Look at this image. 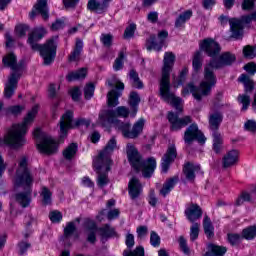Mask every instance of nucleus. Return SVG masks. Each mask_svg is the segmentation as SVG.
<instances>
[{"mask_svg":"<svg viewBox=\"0 0 256 256\" xmlns=\"http://www.w3.org/2000/svg\"><path fill=\"white\" fill-rule=\"evenodd\" d=\"M129 79L131 82L132 87L135 89H143V82L139 79V74L135 70H130L129 72Z\"/></svg>","mask_w":256,"mask_h":256,"instance_id":"obj_35","label":"nucleus"},{"mask_svg":"<svg viewBox=\"0 0 256 256\" xmlns=\"http://www.w3.org/2000/svg\"><path fill=\"white\" fill-rule=\"evenodd\" d=\"M163 63L162 78L159 87L160 97L165 103L172 105L176 111L182 112L183 109L181 108V103H183V100L180 97L175 96V93L171 92V82L169 80L173 65H175V54H173V52H166L164 54Z\"/></svg>","mask_w":256,"mask_h":256,"instance_id":"obj_3","label":"nucleus"},{"mask_svg":"<svg viewBox=\"0 0 256 256\" xmlns=\"http://www.w3.org/2000/svg\"><path fill=\"white\" fill-rule=\"evenodd\" d=\"M123 256H145V248L138 246L133 251L124 250Z\"/></svg>","mask_w":256,"mask_h":256,"instance_id":"obj_48","label":"nucleus"},{"mask_svg":"<svg viewBox=\"0 0 256 256\" xmlns=\"http://www.w3.org/2000/svg\"><path fill=\"white\" fill-rule=\"evenodd\" d=\"M27 31H29V26L25 24L16 26V34L18 37H25L27 35Z\"/></svg>","mask_w":256,"mask_h":256,"instance_id":"obj_59","label":"nucleus"},{"mask_svg":"<svg viewBox=\"0 0 256 256\" xmlns=\"http://www.w3.org/2000/svg\"><path fill=\"white\" fill-rule=\"evenodd\" d=\"M125 245L128 249L135 247V235L128 232L125 237Z\"/></svg>","mask_w":256,"mask_h":256,"instance_id":"obj_57","label":"nucleus"},{"mask_svg":"<svg viewBox=\"0 0 256 256\" xmlns=\"http://www.w3.org/2000/svg\"><path fill=\"white\" fill-rule=\"evenodd\" d=\"M235 55L230 52L222 53L218 60L212 59L204 68V79L197 88L193 82L188 83L182 90V95L187 96L191 93L196 101H201L203 97L211 95V90L217 85L215 69H221L235 63Z\"/></svg>","mask_w":256,"mask_h":256,"instance_id":"obj_1","label":"nucleus"},{"mask_svg":"<svg viewBox=\"0 0 256 256\" xmlns=\"http://www.w3.org/2000/svg\"><path fill=\"white\" fill-rule=\"evenodd\" d=\"M243 239H247L251 241V239H255L256 237V226H249L242 231Z\"/></svg>","mask_w":256,"mask_h":256,"instance_id":"obj_44","label":"nucleus"},{"mask_svg":"<svg viewBox=\"0 0 256 256\" xmlns=\"http://www.w3.org/2000/svg\"><path fill=\"white\" fill-rule=\"evenodd\" d=\"M193 17V11L187 10L184 13L180 14L179 17L176 19L175 27H183L187 21H189Z\"/></svg>","mask_w":256,"mask_h":256,"instance_id":"obj_37","label":"nucleus"},{"mask_svg":"<svg viewBox=\"0 0 256 256\" xmlns=\"http://www.w3.org/2000/svg\"><path fill=\"white\" fill-rule=\"evenodd\" d=\"M98 233L102 239H110V237H115L117 235L115 228L111 227L109 224H105L98 228Z\"/></svg>","mask_w":256,"mask_h":256,"instance_id":"obj_30","label":"nucleus"},{"mask_svg":"<svg viewBox=\"0 0 256 256\" xmlns=\"http://www.w3.org/2000/svg\"><path fill=\"white\" fill-rule=\"evenodd\" d=\"M240 83H243L245 87V93H251L255 89V84L247 74H241L238 78Z\"/></svg>","mask_w":256,"mask_h":256,"instance_id":"obj_31","label":"nucleus"},{"mask_svg":"<svg viewBox=\"0 0 256 256\" xmlns=\"http://www.w3.org/2000/svg\"><path fill=\"white\" fill-rule=\"evenodd\" d=\"M2 63L5 67H10L12 71H14L6 84L4 95L6 99H11L13 94L15 93V89H17V83H19V78L21 77V71H23V63H17V56L13 53H9L2 59Z\"/></svg>","mask_w":256,"mask_h":256,"instance_id":"obj_7","label":"nucleus"},{"mask_svg":"<svg viewBox=\"0 0 256 256\" xmlns=\"http://www.w3.org/2000/svg\"><path fill=\"white\" fill-rule=\"evenodd\" d=\"M228 241L232 245H239V243H241V235H239V234H228Z\"/></svg>","mask_w":256,"mask_h":256,"instance_id":"obj_62","label":"nucleus"},{"mask_svg":"<svg viewBox=\"0 0 256 256\" xmlns=\"http://www.w3.org/2000/svg\"><path fill=\"white\" fill-rule=\"evenodd\" d=\"M169 37V32L166 30H162L158 33V38L155 35H150V37L146 40V49L147 51H161L163 49V45L165 44V40Z\"/></svg>","mask_w":256,"mask_h":256,"instance_id":"obj_16","label":"nucleus"},{"mask_svg":"<svg viewBox=\"0 0 256 256\" xmlns=\"http://www.w3.org/2000/svg\"><path fill=\"white\" fill-rule=\"evenodd\" d=\"M244 129L246 131H250V133H256V121L255 120H248L244 124Z\"/></svg>","mask_w":256,"mask_h":256,"instance_id":"obj_60","label":"nucleus"},{"mask_svg":"<svg viewBox=\"0 0 256 256\" xmlns=\"http://www.w3.org/2000/svg\"><path fill=\"white\" fill-rule=\"evenodd\" d=\"M179 246H180L181 251H183V253L185 255H189L191 253V250L189 249V246H187V240L185 239V237L180 236Z\"/></svg>","mask_w":256,"mask_h":256,"instance_id":"obj_56","label":"nucleus"},{"mask_svg":"<svg viewBox=\"0 0 256 256\" xmlns=\"http://www.w3.org/2000/svg\"><path fill=\"white\" fill-rule=\"evenodd\" d=\"M203 227L204 233L208 239L215 237V228L213 227V223H211L209 216L204 217Z\"/></svg>","mask_w":256,"mask_h":256,"instance_id":"obj_32","label":"nucleus"},{"mask_svg":"<svg viewBox=\"0 0 256 256\" xmlns=\"http://www.w3.org/2000/svg\"><path fill=\"white\" fill-rule=\"evenodd\" d=\"M53 196V193L49 188L46 186H42L40 197H42V203L43 205H51V197Z\"/></svg>","mask_w":256,"mask_h":256,"instance_id":"obj_42","label":"nucleus"},{"mask_svg":"<svg viewBox=\"0 0 256 256\" xmlns=\"http://www.w3.org/2000/svg\"><path fill=\"white\" fill-rule=\"evenodd\" d=\"M176 183H177V178H172L166 181L163 184L162 189H160V195H162V197H167V195H169L171 191H173V187H175Z\"/></svg>","mask_w":256,"mask_h":256,"instance_id":"obj_33","label":"nucleus"},{"mask_svg":"<svg viewBox=\"0 0 256 256\" xmlns=\"http://www.w3.org/2000/svg\"><path fill=\"white\" fill-rule=\"evenodd\" d=\"M225 253H227V247L208 244V251L204 256H225Z\"/></svg>","mask_w":256,"mask_h":256,"instance_id":"obj_28","label":"nucleus"},{"mask_svg":"<svg viewBox=\"0 0 256 256\" xmlns=\"http://www.w3.org/2000/svg\"><path fill=\"white\" fill-rule=\"evenodd\" d=\"M145 127V119L140 118L132 127L130 123L117 122V128L122 131V134L127 139H137L143 133Z\"/></svg>","mask_w":256,"mask_h":256,"instance_id":"obj_12","label":"nucleus"},{"mask_svg":"<svg viewBox=\"0 0 256 256\" xmlns=\"http://www.w3.org/2000/svg\"><path fill=\"white\" fill-rule=\"evenodd\" d=\"M238 101L243 104L242 111H247L249 105H251V97L247 94H240L238 96Z\"/></svg>","mask_w":256,"mask_h":256,"instance_id":"obj_47","label":"nucleus"},{"mask_svg":"<svg viewBox=\"0 0 256 256\" xmlns=\"http://www.w3.org/2000/svg\"><path fill=\"white\" fill-rule=\"evenodd\" d=\"M241 7L243 11H253L255 9V0H243Z\"/></svg>","mask_w":256,"mask_h":256,"instance_id":"obj_58","label":"nucleus"},{"mask_svg":"<svg viewBox=\"0 0 256 256\" xmlns=\"http://www.w3.org/2000/svg\"><path fill=\"white\" fill-rule=\"evenodd\" d=\"M65 27L64 19H57L51 26L52 31H59Z\"/></svg>","mask_w":256,"mask_h":256,"instance_id":"obj_61","label":"nucleus"},{"mask_svg":"<svg viewBox=\"0 0 256 256\" xmlns=\"http://www.w3.org/2000/svg\"><path fill=\"white\" fill-rule=\"evenodd\" d=\"M37 113H39V106L35 105L32 109L27 113L24 118L23 123L14 124L11 130L4 136V143L12 147V149H19L23 147L27 141L25 140V135L27 134V130L31 125H33V121H35V117H37Z\"/></svg>","mask_w":256,"mask_h":256,"instance_id":"obj_5","label":"nucleus"},{"mask_svg":"<svg viewBox=\"0 0 256 256\" xmlns=\"http://www.w3.org/2000/svg\"><path fill=\"white\" fill-rule=\"evenodd\" d=\"M37 15H41L44 21L49 19V7L47 6V0H37L34 8L29 14L30 19H35Z\"/></svg>","mask_w":256,"mask_h":256,"instance_id":"obj_19","label":"nucleus"},{"mask_svg":"<svg viewBox=\"0 0 256 256\" xmlns=\"http://www.w3.org/2000/svg\"><path fill=\"white\" fill-rule=\"evenodd\" d=\"M128 193L130 199L135 201L141 197L143 193V184L137 179V177H133L128 183Z\"/></svg>","mask_w":256,"mask_h":256,"instance_id":"obj_22","label":"nucleus"},{"mask_svg":"<svg viewBox=\"0 0 256 256\" xmlns=\"http://www.w3.org/2000/svg\"><path fill=\"white\" fill-rule=\"evenodd\" d=\"M200 50L204 51L208 57H217L221 53V46L215 40L208 38L200 43Z\"/></svg>","mask_w":256,"mask_h":256,"instance_id":"obj_17","label":"nucleus"},{"mask_svg":"<svg viewBox=\"0 0 256 256\" xmlns=\"http://www.w3.org/2000/svg\"><path fill=\"white\" fill-rule=\"evenodd\" d=\"M77 143H71L66 149L63 151L64 159L71 161L75 155H77Z\"/></svg>","mask_w":256,"mask_h":256,"instance_id":"obj_38","label":"nucleus"},{"mask_svg":"<svg viewBox=\"0 0 256 256\" xmlns=\"http://www.w3.org/2000/svg\"><path fill=\"white\" fill-rule=\"evenodd\" d=\"M123 59H125V52L122 50L119 52L118 57L114 61V71H121V69H123Z\"/></svg>","mask_w":256,"mask_h":256,"instance_id":"obj_45","label":"nucleus"},{"mask_svg":"<svg viewBox=\"0 0 256 256\" xmlns=\"http://www.w3.org/2000/svg\"><path fill=\"white\" fill-rule=\"evenodd\" d=\"M137 30V25L130 24L128 27H126L124 31V39H131L135 35V31Z\"/></svg>","mask_w":256,"mask_h":256,"instance_id":"obj_52","label":"nucleus"},{"mask_svg":"<svg viewBox=\"0 0 256 256\" xmlns=\"http://www.w3.org/2000/svg\"><path fill=\"white\" fill-rule=\"evenodd\" d=\"M177 159V147H175V144H171L164 156L162 157V172L167 173L169 171V167H171V163Z\"/></svg>","mask_w":256,"mask_h":256,"instance_id":"obj_20","label":"nucleus"},{"mask_svg":"<svg viewBox=\"0 0 256 256\" xmlns=\"http://www.w3.org/2000/svg\"><path fill=\"white\" fill-rule=\"evenodd\" d=\"M97 231H99V229L97 228V224L95 223V221L87 220L86 234L88 243L95 245V243L97 242Z\"/></svg>","mask_w":256,"mask_h":256,"instance_id":"obj_23","label":"nucleus"},{"mask_svg":"<svg viewBox=\"0 0 256 256\" xmlns=\"http://www.w3.org/2000/svg\"><path fill=\"white\" fill-rule=\"evenodd\" d=\"M49 219L52 221V223H60V221L63 219V214H61L60 211L54 210L50 212Z\"/></svg>","mask_w":256,"mask_h":256,"instance_id":"obj_55","label":"nucleus"},{"mask_svg":"<svg viewBox=\"0 0 256 256\" xmlns=\"http://www.w3.org/2000/svg\"><path fill=\"white\" fill-rule=\"evenodd\" d=\"M106 171V173H101V171ZM97 173H98V178H97V184L98 187H101L103 189V187H105V185L109 184V178L107 177V172L109 170H106L105 167L102 169H96Z\"/></svg>","mask_w":256,"mask_h":256,"instance_id":"obj_41","label":"nucleus"},{"mask_svg":"<svg viewBox=\"0 0 256 256\" xmlns=\"http://www.w3.org/2000/svg\"><path fill=\"white\" fill-rule=\"evenodd\" d=\"M200 171L201 166L191 162L186 163L183 169V173L188 181H195V175Z\"/></svg>","mask_w":256,"mask_h":256,"instance_id":"obj_25","label":"nucleus"},{"mask_svg":"<svg viewBox=\"0 0 256 256\" xmlns=\"http://www.w3.org/2000/svg\"><path fill=\"white\" fill-rule=\"evenodd\" d=\"M106 83L111 88L107 94V105L108 107H117L119 105V97L123 95L125 84L115 77L107 80Z\"/></svg>","mask_w":256,"mask_h":256,"instance_id":"obj_11","label":"nucleus"},{"mask_svg":"<svg viewBox=\"0 0 256 256\" xmlns=\"http://www.w3.org/2000/svg\"><path fill=\"white\" fill-rule=\"evenodd\" d=\"M184 215L186 216V219L190 221V223H197L195 221H199L203 217V209H201V206L195 203H190L185 211Z\"/></svg>","mask_w":256,"mask_h":256,"instance_id":"obj_21","label":"nucleus"},{"mask_svg":"<svg viewBox=\"0 0 256 256\" xmlns=\"http://www.w3.org/2000/svg\"><path fill=\"white\" fill-rule=\"evenodd\" d=\"M47 35V30L43 27L35 28L28 36V44L32 51H39L44 59V65H51L55 61L57 55V40L59 36H54L46 41L43 45L37 43Z\"/></svg>","mask_w":256,"mask_h":256,"instance_id":"obj_4","label":"nucleus"},{"mask_svg":"<svg viewBox=\"0 0 256 256\" xmlns=\"http://www.w3.org/2000/svg\"><path fill=\"white\" fill-rule=\"evenodd\" d=\"M249 201H251V194H249L248 192H242L240 196L236 199V205L239 207L245 202Z\"/></svg>","mask_w":256,"mask_h":256,"instance_id":"obj_51","label":"nucleus"},{"mask_svg":"<svg viewBox=\"0 0 256 256\" xmlns=\"http://www.w3.org/2000/svg\"><path fill=\"white\" fill-rule=\"evenodd\" d=\"M87 9L89 11H95V13L101 14L105 13L107 9H109V6H107L103 0L102 2H99L98 0H89Z\"/></svg>","mask_w":256,"mask_h":256,"instance_id":"obj_27","label":"nucleus"},{"mask_svg":"<svg viewBox=\"0 0 256 256\" xmlns=\"http://www.w3.org/2000/svg\"><path fill=\"white\" fill-rule=\"evenodd\" d=\"M60 143H63V138L67 137L69 129H73V112L67 111L60 119Z\"/></svg>","mask_w":256,"mask_h":256,"instance_id":"obj_18","label":"nucleus"},{"mask_svg":"<svg viewBox=\"0 0 256 256\" xmlns=\"http://www.w3.org/2000/svg\"><path fill=\"white\" fill-rule=\"evenodd\" d=\"M70 95L73 101H79L81 97V90L79 89V87H74L73 89L70 90Z\"/></svg>","mask_w":256,"mask_h":256,"instance_id":"obj_63","label":"nucleus"},{"mask_svg":"<svg viewBox=\"0 0 256 256\" xmlns=\"http://www.w3.org/2000/svg\"><path fill=\"white\" fill-rule=\"evenodd\" d=\"M201 224L199 223H192L190 227V241H197L199 239V229Z\"/></svg>","mask_w":256,"mask_h":256,"instance_id":"obj_46","label":"nucleus"},{"mask_svg":"<svg viewBox=\"0 0 256 256\" xmlns=\"http://www.w3.org/2000/svg\"><path fill=\"white\" fill-rule=\"evenodd\" d=\"M87 77V69L81 68L80 70H77L75 72H70L66 79L67 81H77L79 79H85Z\"/></svg>","mask_w":256,"mask_h":256,"instance_id":"obj_36","label":"nucleus"},{"mask_svg":"<svg viewBox=\"0 0 256 256\" xmlns=\"http://www.w3.org/2000/svg\"><path fill=\"white\" fill-rule=\"evenodd\" d=\"M117 117H123L124 119L129 117V108L119 106L115 110H102L99 113L98 125L107 127V125L115 123V121H117Z\"/></svg>","mask_w":256,"mask_h":256,"instance_id":"obj_10","label":"nucleus"},{"mask_svg":"<svg viewBox=\"0 0 256 256\" xmlns=\"http://www.w3.org/2000/svg\"><path fill=\"white\" fill-rule=\"evenodd\" d=\"M95 95V84L89 83L84 88V97L85 99H91Z\"/></svg>","mask_w":256,"mask_h":256,"instance_id":"obj_50","label":"nucleus"},{"mask_svg":"<svg viewBox=\"0 0 256 256\" xmlns=\"http://www.w3.org/2000/svg\"><path fill=\"white\" fill-rule=\"evenodd\" d=\"M221 149H223L221 134L219 132H213V150L215 153H221Z\"/></svg>","mask_w":256,"mask_h":256,"instance_id":"obj_40","label":"nucleus"},{"mask_svg":"<svg viewBox=\"0 0 256 256\" xmlns=\"http://www.w3.org/2000/svg\"><path fill=\"white\" fill-rule=\"evenodd\" d=\"M194 141H198V143H205L207 138L203 135V132L199 130V126L196 123L191 124L184 132V142L186 145H191Z\"/></svg>","mask_w":256,"mask_h":256,"instance_id":"obj_15","label":"nucleus"},{"mask_svg":"<svg viewBox=\"0 0 256 256\" xmlns=\"http://www.w3.org/2000/svg\"><path fill=\"white\" fill-rule=\"evenodd\" d=\"M150 243L152 247H159L161 245V237H159V234L155 231H152L150 234Z\"/></svg>","mask_w":256,"mask_h":256,"instance_id":"obj_54","label":"nucleus"},{"mask_svg":"<svg viewBox=\"0 0 256 256\" xmlns=\"http://www.w3.org/2000/svg\"><path fill=\"white\" fill-rule=\"evenodd\" d=\"M75 222H69L64 229V241L67 247H71V244H67V239L73 235L76 231Z\"/></svg>","mask_w":256,"mask_h":256,"instance_id":"obj_43","label":"nucleus"},{"mask_svg":"<svg viewBox=\"0 0 256 256\" xmlns=\"http://www.w3.org/2000/svg\"><path fill=\"white\" fill-rule=\"evenodd\" d=\"M100 41L104 45V47H111V45H113V35L102 34L100 37Z\"/></svg>","mask_w":256,"mask_h":256,"instance_id":"obj_53","label":"nucleus"},{"mask_svg":"<svg viewBox=\"0 0 256 256\" xmlns=\"http://www.w3.org/2000/svg\"><path fill=\"white\" fill-rule=\"evenodd\" d=\"M237 161H239V152L237 150H231L224 155L222 159V167L224 169H229L233 167V165H237Z\"/></svg>","mask_w":256,"mask_h":256,"instance_id":"obj_24","label":"nucleus"},{"mask_svg":"<svg viewBox=\"0 0 256 256\" xmlns=\"http://www.w3.org/2000/svg\"><path fill=\"white\" fill-rule=\"evenodd\" d=\"M221 123H223V114L221 112H212L209 115V127L211 131L217 133V129H219Z\"/></svg>","mask_w":256,"mask_h":256,"instance_id":"obj_26","label":"nucleus"},{"mask_svg":"<svg viewBox=\"0 0 256 256\" xmlns=\"http://www.w3.org/2000/svg\"><path fill=\"white\" fill-rule=\"evenodd\" d=\"M15 191L22 189L15 195L16 201L25 209L31 205V187H33V174L29 169V157L22 156L18 160V168L13 180Z\"/></svg>","mask_w":256,"mask_h":256,"instance_id":"obj_2","label":"nucleus"},{"mask_svg":"<svg viewBox=\"0 0 256 256\" xmlns=\"http://www.w3.org/2000/svg\"><path fill=\"white\" fill-rule=\"evenodd\" d=\"M139 103H141V97H139V93L133 91L129 95L128 104L132 108V117H135L137 115Z\"/></svg>","mask_w":256,"mask_h":256,"instance_id":"obj_29","label":"nucleus"},{"mask_svg":"<svg viewBox=\"0 0 256 256\" xmlns=\"http://www.w3.org/2000/svg\"><path fill=\"white\" fill-rule=\"evenodd\" d=\"M81 51H83V41L77 39L75 48L69 56V61H79V57H81Z\"/></svg>","mask_w":256,"mask_h":256,"instance_id":"obj_34","label":"nucleus"},{"mask_svg":"<svg viewBox=\"0 0 256 256\" xmlns=\"http://www.w3.org/2000/svg\"><path fill=\"white\" fill-rule=\"evenodd\" d=\"M251 21H254L253 13L250 15L242 16L240 20L237 18L230 19L229 25L232 37H234V39H239V37H243V29H245V25H249Z\"/></svg>","mask_w":256,"mask_h":256,"instance_id":"obj_13","label":"nucleus"},{"mask_svg":"<svg viewBox=\"0 0 256 256\" xmlns=\"http://www.w3.org/2000/svg\"><path fill=\"white\" fill-rule=\"evenodd\" d=\"M192 67L194 71H199L203 67V53L201 51H196L192 60Z\"/></svg>","mask_w":256,"mask_h":256,"instance_id":"obj_39","label":"nucleus"},{"mask_svg":"<svg viewBox=\"0 0 256 256\" xmlns=\"http://www.w3.org/2000/svg\"><path fill=\"white\" fill-rule=\"evenodd\" d=\"M115 149H117V140L113 137L108 141L106 147L99 153L98 157L94 159V168L98 170L105 168L106 171H111V165H113L111 155Z\"/></svg>","mask_w":256,"mask_h":256,"instance_id":"obj_8","label":"nucleus"},{"mask_svg":"<svg viewBox=\"0 0 256 256\" xmlns=\"http://www.w3.org/2000/svg\"><path fill=\"white\" fill-rule=\"evenodd\" d=\"M167 119L170 123V130L181 131L187 125L193 123V118L191 116L179 117L175 112H168Z\"/></svg>","mask_w":256,"mask_h":256,"instance_id":"obj_14","label":"nucleus"},{"mask_svg":"<svg viewBox=\"0 0 256 256\" xmlns=\"http://www.w3.org/2000/svg\"><path fill=\"white\" fill-rule=\"evenodd\" d=\"M126 154L132 169L137 173L142 171V175L146 179H149L155 173V169H157V160L155 158L150 157L147 160H143L139 150L131 143L126 145Z\"/></svg>","mask_w":256,"mask_h":256,"instance_id":"obj_6","label":"nucleus"},{"mask_svg":"<svg viewBox=\"0 0 256 256\" xmlns=\"http://www.w3.org/2000/svg\"><path fill=\"white\" fill-rule=\"evenodd\" d=\"M244 70L249 73V75H255L256 73V64L253 62H250L244 66Z\"/></svg>","mask_w":256,"mask_h":256,"instance_id":"obj_64","label":"nucleus"},{"mask_svg":"<svg viewBox=\"0 0 256 256\" xmlns=\"http://www.w3.org/2000/svg\"><path fill=\"white\" fill-rule=\"evenodd\" d=\"M243 55L246 59H255L256 49L253 46H245L243 49Z\"/></svg>","mask_w":256,"mask_h":256,"instance_id":"obj_49","label":"nucleus"},{"mask_svg":"<svg viewBox=\"0 0 256 256\" xmlns=\"http://www.w3.org/2000/svg\"><path fill=\"white\" fill-rule=\"evenodd\" d=\"M34 139H36L37 149L40 150V153H45L46 155H51L57 151V142L53 137L49 136L47 133L41 131L37 128L33 132Z\"/></svg>","mask_w":256,"mask_h":256,"instance_id":"obj_9","label":"nucleus"}]
</instances>
